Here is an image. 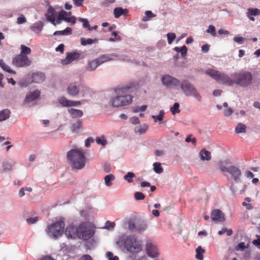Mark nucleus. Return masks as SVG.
Here are the masks:
<instances>
[{"label":"nucleus","instance_id":"1","mask_svg":"<svg viewBox=\"0 0 260 260\" xmlns=\"http://www.w3.org/2000/svg\"><path fill=\"white\" fill-rule=\"evenodd\" d=\"M134 88V83L116 88L115 92L117 95L110 99L109 105L115 108L129 105L132 102L133 96L129 94V93L132 92Z\"/></svg>","mask_w":260,"mask_h":260},{"label":"nucleus","instance_id":"2","mask_svg":"<svg viewBox=\"0 0 260 260\" xmlns=\"http://www.w3.org/2000/svg\"><path fill=\"white\" fill-rule=\"evenodd\" d=\"M45 16L46 20L54 26L61 24L62 21L74 25L77 20L75 16L72 15L71 12L61 10L57 14L55 9L51 6L48 8Z\"/></svg>","mask_w":260,"mask_h":260},{"label":"nucleus","instance_id":"3","mask_svg":"<svg viewBox=\"0 0 260 260\" xmlns=\"http://www.w3.org/2000/svg\"><path fill=\"white\" fill-rule=\"evenodd\" d=\"M67 159L73 169L81 170L84 168L86 162L85 156L81 150L72 149L67 155Z\"/></svg>","mask_w":260,"mask_h":260},{"label":"nucleus","instance_id":"4","mask_svg":"<svg viewBox=\"0 0 260 260\" xmlns=\"http://www.w3.org/2000/svg\"><path fill=\"white\" fill-rule=\"evenodd\" d=\"M121 246L123 245L126 250L132 253H138L142 250V242L133 235L121 237L116 242Z\"/></svg>","mask_w":260,"mask_h":260},{"label":"nucleus","instance_id":"5","mask_svg":"<svg viewBox=\"0 0 260 260\" xmlns=\"http://www.w3.org/2000/svg\"><path fill=\"white\" fill-rule=\"evenodd\" d=\"M205 73L220 84L228 86H233L234 84V78L224 73L213 69H208L206 70Z\"/></svg>","mask_w":260,"mask_h":260},{"label":"nucleus","instance_id":"6","mask_svg":"<svg viewBox=\"0 0 260 260\" xmlns=\"http://www.w3.org/2000/svg\"><path fill=\"white\" fill-rule=\"evenodd\" d=\"M232 78H234V84L241 87H247L252 82L253 77L252 74L246 71H242L239 73L234 72L231 74Z\"/></svg>","mask_w":260,"mask_h":260},{"label":"nucleus","instance_id":"7","mask_svg":"<svg viewBox=\"0 0 260 260\" xmlns=\"http://www.w3.org/2000/svg\"><path fill=\"white\" fill-rule=\"evenodd\" d=\"M67 90L69 95L75 97H85L89 93V88L79 82L71 83Z\"/></svg>","mask_w":260,"mask_h":260},{"label":"nucleus","instance_id":"8","mask_svg":"<svg viewBox=\"0 0 260 260\" xmlns=\"http://www.w3.org/2000/svg\"><path fill=\"white\" fill-rule=\"evenodd\" d=\"M179 89H181L186 96H193L199 102H201L202 100V96L196 87L187 80H183L180 82Z\"/></svg>","mask_w":260,"mask_h":260},{"label":"nucleus","instance_id":"9","mask_svg":"<svg viewBox=\"0 0 260 260\" xmlns=\"http://www.w3.org/2000/svg\"><path fill=\"white\" fill-rule=\"evenodd\" d=\"M64 225V222L62 220L56 221L47 226L46 233L49 237L57 239L63 234Z\"/></svg>","mask_w":260,"mask_h":260},{"label":"nucleus","instance_id":"10","mask_svg":"<svg viewBox=\"0 0 260 260\" xmlns=\"http://www.w3.org/2000/svg\"><path fill=\"white\" fill-rule=\"evenodd\" d=\"M94 233V228L88 223H82L77 228L78 238L85 241L91 239Z\"/></svg>","mask_w":260,"mask_h":260},{"label":"nucleus","instance_id":"11","mask_svg":"<svg viewBox=\"0 0 260 260\" xmlns=\"http://www.w3.org/2000/svg\"><path fill=\"white\" fill-rule=\"evenodd\" d=\"M219 169L223 173H228L230 174L235 182L238 183L241 181L242 172L238 167L235 166L225 167L221 164L219 166Z\"/></svg>","mask_w":260,"mask_h":260},{"label":"nucleus","instance_id":"12","mask_svg":"<svg viewBox=\"0 0 260 260\" xmlns=\"http://www.w3.org/2000/svg\"><path fill=\"white\" fill-rule=\"evenodd\" d=\"M162 85L167 88L175 90L179 89L181 81L168 74L164 75L161 78Z\"/></svg>","mask_w":260,"mask_h":260},{"label":"nucleus","instance_id":"13","mask_svg":"<svg viewBox=\"0 0 260 260\" xmlns=\"http://www.w3.org/2000/svg\"><path fill=\"white\" fill-rule=\"evenodd\" d=\"M12 63L16 67L23 68L29 66L31 61L27 56L19 54L13 58Z\"/></svg>","mask_w":260,"mask_h":260},{"label":"nucleus","instance_id":"14","mask_svg":"<svg viewBox=\"0 0 260 260\" xmlns=\"http://www.w3.org/2000/svg\"><path fill=\"white\" fill-rule=\"evenodd\" d=\"M146 252L148 256L151 258H157L159 255L156 245L151 242H147Z\"/></svg>","mask_w":260,"mask_h":260},{"label":"nucleus","instance_id":"15","mask_svg":"<svg viewBox=\"0 0 260 260\" xmlns=\"http://www.w3.org/2000/svg\"><path fill=\"white\" fill-rule=\"evenodd\" d=\"M81 55V53L79 52H69L67 54L66 58L61 60V62L63 65L68 64L72 61L80 58Z\"/></svg>","mask_w":260,"mask_h":260},{"label":"nucleus","instance_id":"16","mask_svg":"<svg viewBox=\"0 0 260 260\" xmlns=\"http://www.w3.org/2000/svg\"><path fill=\"white\" fill-rule=\"evenodd\" d=\"M41 91L36 89L32 91H29L26 94L23 101V104H26L37 100L40 96Z\"/></svg>","mask_w":260,"mask_h":260},{"label":"nucleus","instance_id":"17","mask_svg":"<svg viewBox=\"0 0 260 260\" xmlns=\"http://www.w3.org/2000/svg\"><path fill=\"white\" fill-rule=\"evenodd\" d=\"M16 162L13 160H5L0 166V170L4 172L11 171L15 167Z\"/></svg>","mask_w":260,"mask_h":260},{"label":"nucleus","instance_id":"18","mask_svg":"<svg viewBox=\"0 0 260 260\" xmlns=\"http://www.w3.org/2000/svg\"><path fill=\"white\" fill-rule=\"evenodd\" d=\"M211 218L215 222H223L225 220L224 214L219 209H215L211 212Z\"/></svg>","mask_w":260,"mask_h":260},{"label":"nucleus","instance_id":"19","mask_svg":"<svg viewBox=\"0 0 260 260\" xmlns=\"http://www.w3.org/2000/svg\"><path fill=\"white\" fill-rule=\"evenodd\" d=\"M64 234L68 238H75L77 237V228L70 225L66 228Z\"/></svg>","mask_w":260,"mask_h":260},{"label":"nucleus","instance_id":"20","mask_svg":"<svg viewBox=\"0 0 260 260\" xmlns=\"http://www.w3.org/2000/svg\"><path fill=\"white\" fill-rule=\"evenodd\" d=\"M118 55L115 53H112L109 54H103L99 56L98 58L101 64H102L106 61L116 60L115 57H117Z\"/></svg>","mask_w":260,"mask_h":260},{"label":"nucleus","instance_id":"21","mask_svg":"<svg viewBox=\"0 0 260 260\" xmlns=\"http://www.w3.org/2000/svg\"><path fill=\"white\" fill-rule=\"evenodd\" d=\"M101 64L98 58L92 60H89L87 62L86 70L88 71H93Z\"/></svg>","mask_w":260,"mask_h":260},{"label":"nucleus","instance_id":"22","mask_svg":"<svg viewBox=\"0 0 260 260\" xmlns=\"http://www.w3.org/2000/svg\"><path fill=\"white\" fill-rule=\"evenodd\" d=\"M32 81L36 83H41L45 79V75L44 73L37 72L32 74Z\"/></svg>","mask_w":260,"mask_h":260},{"label":"nucleus","instance_id":"23","mask_svg":"<svg viewBox=\"0 0 260 260\" xmlns=\"http://www.w3.org/2000/svg\"><path fill=\"white\" fill-rule=\"evenodd\" d=\"M149 126L147 124L144 123L139 125L136 126L134 128V132L136 134L142 135L144 134L148 130Z\"/></svg>","mask_w":260,"mask_h":260},{"label":"nucleus","instance_id":"24","mask_svg":"<svg viewBox=\"0 0 260 260\" xmlns=\"http://www.w3.org/2000/svg\"><path fill=\"white\" fill-rule=\"evenodd\" d=\"M260 14V10L257 8H249L246 13L247 17L251 21H254L253 16H258Z\"/></svg>","mask_w":260,"mask_h":260},{"label":"nucleus","instance_id":"25","mask_svg":"<svg viewBox=\"0 0 260 260\" xmlns=\"http://www.w3.org/2000/svg\"><path fill=\"white\" fill-rule=\"evenodd\" d=\"M44 26V23L41 21H38L30 26V29L34 32L39 34L40 33Z\"/></svg>","mask_w":260,"mask_h":260},{"label":"nucleus","instance_id":"26","mask_svg":"<svg viewBox=\"0 0 260 260\" xmlns=\"http://www.w3.org/2000/svg\"><path fill=\"white\" fill-rule=\"evenodd\" d=\"M199 157L202 160H210L211 158V152L205 149H202L199 154Z\"/></svg>","mask_w":260,"mask_h":260},{"label":"nucleus","instance_id":"27","mask_svg":"<svg viewBox=\"0 0 260 260\" xmlns=\"http://www.w3.org/2000/svg\"><path fill=\"white\" fill-rule=\"evenodd\" d=\"M68 111L71 117L73 118L81 117L83 115V112L79 109L70 108L68 109Z\"/></svg>","mask_w":260,"mask_h":260},{"label":"nucleus","instance_id":"28","mask_svg":"<svg viewBox=\"0 0 260 260\" xmlns=\"http://www.w3.org/2000/svg\"><path fill=\"white\" fill-rule=\"evenodd\" d=\"M11 111L8 109H4L0 111V122L8 119L11 115Z\"/></svg>","mask_w":260,"mask_h":260},{"label":"nucleus","instance_id":"29","mask_svg":"<svg viewBox=\"0 0 260 260\" xmlns=\"http://www.w3.org/2000/svg\"><path fill=\"white\" fill-rule=\"evenodd\" d=\"M165 114V111L164 110H160L159 111L158 115H153L152 116V118H153L154 122H158L159 124H161L162 123Z\"/></svg>","mask_w":260,"mask_h":260},{"label":"nucleus","instance_id":"30","mask_svg":"<svg viewBox=\"0 0 260 260\" xmlns=\"http://www.w3.org/2000/svg\"><path fill=\"white\" fill-rule=\"evenodd\" d=\"M113 13L115 18H118L122 15H125L127 11L126 9H123L122 7H116L114 9Z\"/></svg>","mask_w":260,"mask_h":260},{"label":"nucleus","instance_id":"31","mask_svg":"<svg viewBox=\"0 0 260 260\" xmlns=\"http://www.w3.org/2000/svg\"><path fill=\"white\" fill-rule=\"evenodd\" d=\"M82 127V121L80 119L77 120L75 122L73 123L71 126V130L75 133H78Z\"/></svg>","mask_w":260,"mask_h":260},{"label":"nucleus","instance_id":"32","mask_svg":"<svg viewBox=\"0 0 260 260\" xmlns=\"http://www.w3.org/2000/svg\"><path fill=\"white\" fill-rule=\"evenodd\" d=\"M58 103L63 107H71L72 101L68 100L64 96H61L58 99Z\"/></svg>","mask_w":260,"mask_h":260},{"label":"nucleus","instance_id":"33","mask_svg":"<svg viewBox=\"0 0 260 260\" xmlns=\"http://www.w3.org/2000/svg\"><path fill=\"white\" fill-rule=\"evenodd\" d=\"M72 29L69 27H66L63 30H57L54 32V36L61 35V36H68L72 34Z\"/></svg>","mask_w":260,"mask_h":260},{"label":"nucleus","instance_id":"34","mask_svg":"<svg viewBox=\"0 0 260 260\" xmlns=\"http://www.w3.org/2000/svg\"><path fill=\"white\" fill-rule=\"evenodd\" d=\"M115 179V176L112 174L106 175L104 177L105 185L108 187L111 186L112 185V181H113Z\"/></svg>","mask_w":260,"mask_h":260},{"label":"nucleus","instance_id":"35","mask_svg":"<svg viewBox=\"0 0 260 260\" xmlns=\"http://www.w3.org/2000/svg\"><path fill=\"white\" fill-rule=\"evenodd\" d=\"M0 67L2 68V69L4 71H5L8 72L9 73L12 74H16V72L14 70H11L10 68V67L7 64H6L4 62V61L2 59H0Z\"/></svg>","mask_w":260,"mask_h":260},{"label":"nucleus","instance_id":"36","mask_svg":"<svg viewBox=\"0 0 260 260\" xmlns=\"http://www.w3.org/2000/svg\"><path fill=\"white\" fill-rule=\"evenodd\" d=\"M147 229V224L144 222H137L136 232H143Z\"/></svg>","mask_w":260,"mask_h":260},{"label":"nucleus","instance_id":"37","mask_svg":"<svg viewBox=\"0 0 260 260\" xmlns=\"http://www.w3.org/2000/svg\"><path fill=\"white\" fill-rule=\"evenodd\" d=\"M246 127L245 124L239 123L235 127V132L237 134L245 133Z\"/></svg>","mask_w":260,"mask_h":260},{"label":"nucleus","instance_id":"38","mask_svg":"<svg viewBox=\"0 0 260 260\" xmlns=\"http://www.w3.org/2000/svg\"><path fill=\"white\" fill-rule=\"evenodd\" d=\"M153 170L157 174H161L163 172L164 169L161 166V163L155 162L153 164Z\"/></svg>","mask_w":260,"mask_h":260},{"label":"nucleus","instance_id":"39","mask_svg":"<svg viewBox=\"0 0 260 260\" xmlns=\"http://www.w3.org/2000/svg\"><path fill=\"white\" fill-rule=\"evenodd\" d=\"M97 41V39L93 40L90 38L86 39L84 38H81L80 39L81 44L83 46L91 45L94 43L96 42Z\"/></svg>","mask_w":260,"mask_h":260},{"label":"nucleus","instance_id":"40","mask_svg":"<svg viewBox=\"0 0 260 260\" xmlns=\"http://www.w3.org/2000/svg\"><path fill=\"white\" fill-rule=\"evenodd\" d=\"M196 257L197 259L199 260H202L203 259V254L204 253L205 250L203 249L201 246H198L196 250Z\"/></svg>","mask_w":260,"mask_h":260},{"label":"nucleus","instance_id":"41","mask_svg":"<svg viewBox=\"0 0 260 260\" xmlns=\"http://www.w3.org/2000/svg\"><path fill=\"white\" fill-rule=\"evenodd\" d=\"M145 16L143 17V21H147L150 20L152 18L155 17L156 15L153 14L152 11L148 10L145 12Z\"/></svg>","mask_w":260,"mask_h":260},{"label":"nucleus","instance_id":"42","mask_svg":"<svg viewBox=\"0 0 260 260\" xmlns=\"http://www.w3.org/2000/svg\"><path fill=\"white\" fill-rule=\"evenodd\" d=\"M135 177L136 175L134 173L129 172L124 176L123 178L127 182L132 183L133 181V178Z\"/></svg>","mask_w":260,"mask_h":260},{"label":"nucleus","instance_id":"43","mask_svg":"<svg viewBox=\"0 0 260 260\" xmlns=\"http://www.w3.org/2000/svg\"><path fill=\"white\" fill-rule=\"evenodd\" d=\"M95 141L98 144L102 145L103 146H105L107 144V141L103 136L100 137H96Z\"/></svg>","mask_w":260,"mask_h":260},{"label":"nucleus","instance_id":"44","mask_svg":"<svg viewBox=\"0 0 260 260\" xmlns=\"http://www.w3.org/2000/svg\"><path fill=\"white\" fill-rule=\"evenodd\" d=\"M170 111L173 115L176 113H179L180 112L179 109V104L178 103H175L173 107L170 108Z\"/></svg>","mask_w":260,"mask_h":260},{"label":"nucleus","instance_id":"45","mask_svg":"<svg viewBox=\"0 0 260 260\" xmlns=\"http://www.w3.org/2000/svg\"><path fill=\"white\" fill-rule=\"evenodd\" d=\"M30 52L31 49L30 48L23 45H21V52L20 54L26 56V55L30 54Z\"/></svg>","mask_w":260,"mask_h":260},{"label":"nucleus","instance_id":"46","mask_svg":"<svg viewBox=\"0 0 260 260\" xmlns=\"http://www.w3.org/2000/svg\"><path fill=\"white\" fill-rule=\"evenodd\" d=\"M206 32L208 34H210L213 37L216 36L215 27L212 25H210L208 26V29L206 30Z\"/></svg>","mask_w":260,"mask_h":260},{"label":"nucleus","instance_id":"47","mask_svg":"<svg viewBox=\"0 0 260 260\" xmlns=\"http://www.w3.org/2000/svg\"><path fill=\"white\" fill-rule=\"evenodd\" d=\"M147 108V106L145 105H142L140 107L136 106V107H134L133 108V111L135 113H138L140 111L144 112L146 110Z\"/></svg>","mask_w":260,"mask_h":260},{"label":"nucleus","instance_id":"48","mask_svg":"<svg viewBox=\"0 0 260 260\" xmlns=\"http://www.w3.org/2000/svg\"><path fill=\"white\" fill-rule=\"evenodd\" d=\"M167 41L169 44H171L176 38V35L173 32H169L167 35Z\"/></svg>","mask_w":260,"mask_h":260},{"label":"nucleus","instance_id":"49","mask_svg":"<svg viewBox=\"0 0 260 260\" xmlns=\"http://www.w3.org/2000/svg\"><path fill=\"white\" fill-rule=\"evenodd\" d=\"M78 21H79L80 22L82 23L83 27L84 28H86L88 29H89V28L90 27V25H89V22L87 19L79 17L78 18Z\"/></svg>","mask_w":260,"mask_h":260},{"label":"nucleus","instance_id":"50","mask_svg":"<svg viewBox=\"0 0 260 260\" xmlns=\"http://www.w3.org/2000/svg\"><path fill=\"white\" fill-rule=\"evenodd\" d=\"M128 229L132 231L136 232L137 223H135L132 220H129L127 221Z\"/></svg>","mask_w":260,"mask_h":260},{"label":"nucleus","instance_id":"51","mask_svg":"<svg viewBox=\"0 0 260 260\" xmlns=\"http://www.w3.org/2000/svg\"><path fill=\"white\" fill-rule=\"evenodd\" d=\"M116 60H119L123 61L130 62L131 59L128 56L125 55H118L117 57H115Z\"/></svg>","mask_w":260,"mask_h":260},{"label":"nucleus","instance_id":"52","mask_svg":"<svg viewBox=\"0 0 260 260\" xmlns=\"http://www.w3.org/2000/svg\"><path fill=\"white\" fill-rule=\"evenodd\" d=\"M106 256L108 260H119V257L117 256H114L110 251L107 252Z\"/></svg>","mask_w":260,"mask_h":260},{"label":"nucleus","instance_id":"53","mask_svg":"<svg viewBox=\"0 0 260 260\" xmlns=\"http://www.w3.org/2000/svg\"><path fill=\"white\" fill-rule=\"evenodd\" d=\"M187 143L191 142L193 145L196 144V139L195 138L192 137V135H188L185 140Z\"/></svg>","mask_w":260,"mask_h":260},{"label":"nucleus","instance_id":"54","mask_svg":"<svg viewBox=\"0 0 260 260\" xmlns=\"http://www.w3.org/2000/svg\"><path fill=\"white\" fill-rule=\"evenodd\" d=\"M134 196L136 200H142L145 198L144 194L141 192H136Z\"/></svg>","mask_w":260,"mask_h":260},{"label":"nucleus","instance_id":"55","mask_svg":"<svg viewBox=\"0 0 260 260\" xmlns=\"http://www.w3.org/2000/svg\"><path fill=\"white\" fill-rule=\"evenodd\" d=\"M26 22V19L22 14L20 15L17 18V24H21L24 23Z\"/></svg>","mask_w":260,"mask_h":260},{"label":"nucleus","instance_id":"56","mask_svg":"<svg viewBox=\"0 0 260 260\" xmlns=\"http://www.w3.org/2000/svg\"><path fill=\"white\" fill-rule=\"evenodd\" d=\"M246 246L244 242H240L235 247V249L237 251H243L245 249Z\"/></svg>","mask_w":260,"mask_h":260},{"label":"nucleus","instance_id":"57","mask_svg":"<svg viewBox=\"0 0 260 260\" xmlns=\"http://www.w3.org/2000/svg\"><path fill=\"white\" fill-rule=\"evenodd\" d=\"M130 122L133 124H138L140 123V121L138 117L133 116L129 119Z\"/></svg>","mask_w":260,"mask_h":260},{"label":"nucleus","instance_id":"58","mask_svg":"<svg viewBox=\"0 0 260 260\" xmlns=\"http://www.w3.org/2000/svg\"><path fill=\"white\" fill-rule=\"evenodd\" d=\"M233 40L234 42L239 44H242L244 43L245 39L243 37H235L234 38Z\"/></svg>","mask_w":260,"mask_h":260},{"label":"nucleus","instance_id":"59","mask_svg":"<svg viewBox=\"0 0 260 260\" xmlns=\"http://www.w3.org/2000/svg\"><path fill=\"white\" fill-rule=\"evenodd\" d=\"M256 239L253 241L252 243L258 248L260 249V236L256 235Z\"/></svg>","mask_w":260,"mask_h":260},{"label":"nucleus","instance_id":"60","mask_svg":"<svg viewBox=\"0 0 260 260\" xmlns=\"http://www.w3.org/2000/svg\"><path fill=\"white\" fill-rule=\"evenodd\" d=\"M233 112L234 111L231 108H228L227 109L223 110V114L225 116L228 117L232 115Z\"/></svg>","mask_w":260,"mask_h":260},{"label":"nucleus","instance_id":"61","mask_svg":"<svg viewBox=\"0 0 260 260\" xmlns=\"http://www.w3.org/2000/svg\"><path fill=\"white\" fill-rule=\"evenodd\" d=\"M94 142V140L91 137L88 138L85 141V146L86 147H89L90 146L91 143Z\"/></svg>","mask_w":260,"mask_h":260},{"label":"nucleus","instance_id":"62","mask_svg":"<svg viewBox=\"0 0 260 260\" xmlns=\"http://www.w3.org/2000/svg\"><path fill=\"white\" fill-rule=\"evenodd\" d=\"M115 225V223L114 222H111L110 221H107L105 224V227L108 229L113 228Z\"/></svg>","mask_w":260,"mask_h":260},{"label":"nucleus","instance_id":"63","mask_svg":"<svg viewBox=\"0 0 260 260\" xmlns=\"http://www.w3.org/2000/svg\"><path fill=\"white\" fill-rule=\"evenodd\" d=\"M187 51V48L185 46H183L182 47H180L179 53H181V55L183 56L185 55Z\"/></svg>","mask_w":260,"mask_h":260},{"label":"nucleus","instance_id":"64","mask_svg":"<svg viewBox=\"0 0 260 260\" xmlns=\"http://www.w3.org/2000/svg\"><path fill=\"white\" fill-rule=\"evenodd\" d=\"M38 221V218L37 217H30L27 218L26 219V221L27 223L30 224L35 223Z\"/></svg>","mask_w":260,"mask_h":260}]
</instances>
